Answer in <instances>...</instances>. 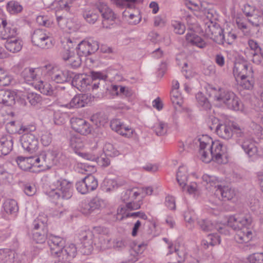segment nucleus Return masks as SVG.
<instances>
[{
    "label": "nucleus",
    "mask_w": 263,
    "mask_h": 263,
    "mask_svg": "<svg viewBox=\"0 0 263 263\" xmlns=\"http://www.w3.org/2000/svg\"><path fill=\"white\" fill-rule=\"evenodd\" d=\"M202 180L204 185L206 186V189L212 190L211 187H214L215 189H217L220 186L219 184V181L217 178L214 176H210L208 174H204L202 176Z\"/></svg>",
    "instance_id": "nucleus-32"
},
{
    "label": "nucleus",
    "mask_w": 263,
    "mask_h": 263,
    "mask_svg": "<svg viewBox=\"0 0 263 263\" xmlns=\"http://www.w3.org/2000/svg\"><path fill=\"white\" fill-rule=\"evenodd\" d=\"M167 130V124L163 122H159L154 126V131L158 136L164 135Z\"/></svg>",
    "instance_id": "nucleus-44"
},
{
    "label": "nucleus",
    "mask_w": 263,
    "mask_h": 263,
    "mask_svg": "<svg viewBox=\"0 0 263 263\" xmlns=\"http://www.w3.org/2000/svg\"><path fill=\"white\" fill-rule=\"evenodd\" d=\"M124 124L122 123L119 119H112L110 123V126L111 128L113 130L119 133L121 130L122 126H123Z\"/></svg>",
    "instance_id": "nucleus-60"
},
{
    "label": "nucleus",
    "mask_w": 263,
    "mask_h": 263,
    "mask_svg": "<svg viewBox=\"0 0 263 263\" xmlns=\"http://www.w3.org/2000/svg\"><path fill=\"white\" fill-rule=\"evenodd\" d=\"M252 221V218L247 210L229 217L228 225L233 230H237L235 235V239L237 243H247L252 239L253 233L248 227Z\"/></svg>",
    "instance_id": "nucleus-2"
},
{
    "label": "nucleus",
    "mask_w": 263,
    "mask_h": 263,
    "mask_svg": "<svg viewBox=\"0 0 263 263\" xmlns=\"http://www.w3.org/2000/svg\"><path fill=\"white\" fill-rule=\"evenodd\" d=\"M207 93L215 101L224 104L233 110L242 109V104L239 98L232 91L219 86H209Z\"/></svg>",
    "instance_id": "nucleus-3"
},
{
    "label": "nucleus",
    "mask_w": 263,
    "mask_h": 263,
    "mask_svg": "<svg viewBox=\"0 0 263 263\" xmlns=\"http://www.w3.org/2000/svg\"><path fill=\"white\" fill-rule=\"evenodd\" d=\"M233 74L237 81L239 78L244 79L246 77H251L253 75V71L251 67L248 69V65L246 62H238L234 64Z\"/></svg>",
    "instance_id": "nucleus-16"
},
{
    "label": "nucleus",
    "mask_w": 263,
    "mask_h": 263,
    "mask_svg": "<svg viewBox=\"0 0 263 263\" xmlns=\"http://www.w3.org/2000/svg\"><path fill=\"white\" fill-rule=\"evenodd\" d=\"M103 151L105 155L115 157L118 155V151L115 149L113 145L109 143H106L103 147Z\"/></svg>",
    "instance_id": "nucleus-53"
},
{
    "label": "nucleus",
    "mask_w": 263,
    "mask_h": 263,
    "mask_svg": "<svg viewBox=\"0 0 263 263\" xmlns=\"http://www.w3.org/2000/svg\"><path fill=\"white\" fill-rule=\"evenodd\" d=\"M185 37L186 41L192 45H195L200 48H203L206 46L205 41L201 37L194 33H187Z\"/></svg>",
    "instance_id": "nucleus-27"
},
{
    "label": "nucleus",
    "mask_w": 263,
    "mask_h": 263,
    "mask_svg": "<svg viewBox=\"0 0 263 263\" xmlns=\"http://www.w3.org/2000/svg\"><path fill=\"white\" fill-rule=\"evenodd\" d=\"M99 48V43L93 40L82 41L76 47L78 54L81 57H87L96 52Z\"/></svg>",
    "instance_id": "nucleus-11"
},
{
    "label": "nucleus",
    "mask_w": 263,
    "mask_h": 263,
    "mask_svg": "<svg viewBox=\"0 0 263 263\" xmlns=\"http://www.w3.org/2000/svg\"><path fill=\"white\" fill-rule=\"evenodd\" d=\"M13 139L10 135L0 138V157L8 155L12 149Z\"/></svg>",
    "instance_id": "nucleus-18"
},
{
    "label": "nucleus",
    "mask_w": 263,
    "mask_h": 263,
    "mask_svg": "<svg viewBox=\"0 0 263 263\" xmlns=\"http://www.w3.org/2000/svg\"><path fill=\"white\" fill-rule=\"evenodd\" d=\"M94 234L90 230L82 232L80 240L82 246L80 249V252L83 255H89L93 250V246L95 245L93 240Z\"/></svg>",
    "instance_id": "nucleus-10"
},
{
    "label": "nucleus",
    "mask_w": 263,
    "mask_h": 263,
    "mask_svg": "<svg viewBox=\"0 0 263 263\" xmlns=\"http://www.w3.org/2000/svg\"><path fill=\"white\" fill-rule=\"evenodd\" d=\"M69 143L71 148L76 149H79L83 146L82 139L76 135L71 137Z\"/></svg>",
    "instance_id": "nucleus-51"
},
{
    "label": "nucleus",
    "mask_w": 263,
    "mask_h": 263,
    "mask_svg": "<svg viewBox=\"0 0 263 263\" xmlns=\"http://www.w3.org/2000/svg\"><path fill=\"white\" fill-rule=\"evenodd\" d=\"M91 82L90 78L83 74H76L72 77V85L81 91H86L90 90V84Z\"/></svg>",
    "instance_id": "nucleus-15"
},
{
    "label": "nucleus",
    "mask_w": 263,
    "mask_h": 263,
    "mask_svg": "<svg viewBox=\"0 0 263 263\" xmlns=\"http://www.w3.org/2000/svg\"><path fill=\"white\" fill-rule=\"evenodd\" d=\"M216 133L220 138L228 140L233 135V126L227 124H221L216 126Z\"/></svg>",
    "instance_id": "nucleus-19"
},
{
    "label": "nucleus",
    "mask_w": 263,
    "mask_h": 263,
    "mask_svg": "<svg viewBox=\"0 0 263 263\" xmlns=\"http://www.w3.org/2000/svg\"><path fill=\"white\" fill-rule=\"evenodd\" d=\"M5 48L10 52L15 53L20 51L23 46L22 41L16 36L7 40L5 43Z\"/></svg>",
    "instance_id": "nucleus-24"
},
{
    "label": "nucleus",
    "mask_w": 263,
    "mask_h": 263,
    "mask_svg": "<svg viewBox=\"0 0 263 263\" xmlns=\"http://www.w3.org/2000/svg\"><path fill=\"white\" fill-rule=\"evenodd\" d=\"M17 28L11 24H8L7 27H5V30L0 34L3 35L2 39L8 40L11 38L14 37L17 35Z\"/></svg>",
    "instance_id": "nucleus-34"
},
{
    "label": "nucleus",
    "mask_w": 263,
    "mask_h": 263,
    "mask_svg": "<svg viewBox=\"0 0 263 263\" xmlns=\"http://www.w3.org/2000/svg\"><path fill=\"white\" fill-rule=\"evenodd\" d=\"M184 220L187 223V226L189 229H192L194 227V222L196 218V215L194 211H187L184 214Z\"/></svg>",
    "instance_id": "nucleus-48"
},
{
    "label": "nucleus",
    "mask_w": 263,
    "mask_h": 263,
    "mask_svg": "<svg viewBox=\"0 0 263 263\" xmlns=\"http://www.w3.org/2000/svg\"><path fill=\"white\" fill-rule=\"evenodd\" d=\"M199 154L201 159L206 163L210 162L212 160L222 163L223 158L227 157V147L219 141H213L208 136H202L199 138Z\"/></svg>",
    "instance_id": "nucleus-1"
},
{
    "label": "nucleus",
    "mask_w": 263,
    "mask_h": 263,
    "mask_svg": "<svg viewBox=\"0 0 263 263\" xmlns=\"http://www.w3.org/2000/svg\"><path fill=\"white\" fill-rule=\"evenodd\" d=\"M215 194L221 198V200L226 201L232 199L235 196V193L234 190L229 188L228 186H222L220 185L218 188L215 190Z\"/></svg>",
    "instance_id": "nucleus-21"
},
{
    "label": "nucleus",
    "mask_w": 263,
    "mask_h": 263,
    "mask_svg": "<svg viewBox=\"0 0 263 263\" xmlns=\"http://www.w3.org/2000/svg\"><path fill=\"white\" fill-rule=\"evenodd\" d=\"M15 102V96L13 92L10 90H0V103L12 106Z\"/></svg>",
    "instance_id": "nucleus-26"
},
{
    "label": "nucleus",
    "mask_w": 263,
    "mask_h": 263,
    "mask_svg": "<svg viewBox=\"0 0 263 263\" xmlns=\"http://www.w3.org/2000/svg\"><path fill=\"white\" fill-rule=\"evenodd\" d=\"M27 100L33 106L40 103L42 100L40 95L34 92L28 93L26 96Z\"/></svg>",
    "instance_id": "nucleus-46"
},
{
    "label": "nucleus",
    "mask_w": 263,
    "mask_h": 263,
    "mask_svg": "<svg viewBox=\"0 0 263 263\" xmlns=\"http://www.w3.org/2000/svg\"><path fill=\"white\" fill-rule=\"evenodd\" d=\"M112 89L117 91V95H123L125 96H129L130 95V91L128 90V88L125 87L114 85L112 86Z\"/></svg>",
    "instance_id": "nucleus-64"
},
{
    "label": "nucleus",
    "mask_w": 263,
    "mask_h": 263,
    "mask_svg": "<svg viewBox=\"0 0 263 263\" xmlns=\"http://www.w3.org/2000/svg\"><path fill=\"white\" fill-rule=\"evenodd\" d=\"M35 129V127L33 125H22L18 130L19 134L24 133L20 139L21 144L24 149L30 154L36 152L39 148L38 139L31 133Z\"/></svg>",
    "instance_id": "nucleus-4"
},
{
    "label": "nucleus",
    "mask_w": 263,
    "mask_h": 263,
    "mask_svg": "<svg viewBox=\"0 0 263 263\" xmlns=\"http://www.w3.org/2000/svg\"><path fill=\"white\" fill-rule=\"evenodd\" d=\"M252 76L250 77H246L244 79H240V85L246 89H251L253 88L254 81L252 79Z\"/></svg>",
    "instance_id": "nucleus-54"
},
{
    "label": "nucleus",
    "mask_w": 263,
    "mask_h": 263,
    "mask_svg": "<svg viewBox=\"0 0 263 263\" xmlns=\"http://www.w3.org/2000/svg\"><path fill=\"white\" fill-rule=\"evenodd\" d=\"M171 101L174 104L181 106L183 103L182 97L177 91H172L171 92Z\"/></svg>",
    "instance_id": "nucleus-61"
},
{
    "label": "nucleus",
    "mask_w": 263,
    "mask_h": 263,
    "mask_svg": "<svg viewBox=\"0 0 263 263\" xmlns=\"http://www.w3.org/2000/svg\"><path fill=\"white\" fill-rule=\"evenodd\" d=\"M51 79L57 83H63L71 80L74 73L69 70H55L52 68L47 72Z\"/></svg>",
    "instance_id": "nucleus-14"
},
{
    "label": "nucleus",
    "mask_w": 263,
    "mask_h": 263,
    "mask_svg": "<svg viewBox=\"0 0 263 263\" xmlns=\"http://www.w3.org/2000/svg\"><path fill=\"white\" fill-rule=\"evenodd\" d=\"M176 179L180 186L184 190L185 186L186 185L187 180V174L185 167L182 166L179 167L177 173Z\"/></svg>",
    "instance_id": "nucleus-29"
},
{
    "label": "nucleus",
    "mask_w": 263,
    "mask_h": 263,
    "mask_svg": "<svg viewBox=\"0 0 263 263\" xmlns=\"http://www.w3.org/2000/svg\"><path fill=\"white\" fill-rule=\"evenodd\" d=\"M249 263H263V253H254L248 257Z\"/></svg>",
    "instance_id": "nucleus-57"
},
{
    "label": "nucleus",
    "mask_w": 263,
    "mask_h": 263,
    "mask_svg": "<svg viewBox=\"0 0 263 263\" xmlns=\"http://www.w3.org/2000/svg\"><path fill=\"white\" fill-rule=\"evenodd\" d=\"M91 101V97L88 94H79L76 95L66 106L69 108H80L84 107Z\"/></svg>",
    "instance_id": "nucleus-17"
},
{
    "label": "nucleus",
    "mask_w": 263,
    "mask_h": 263,
    "mask_svg": "<svg viewBox=\"0 0 263 263\" xmlns=\"http://www.w3.org/2000/svg\"><path fill=\"white\" fill-rule=\"evenodd\" d=\"M96 5L97 9L101 14L103 18L102 22L103 27L105 28H109L110 25L114 24L117 18L116 14L104 2H98Z\"/></svg>",
    "instance_id": "nucleus-8"
},
{
    "label": "nucleus",
    "mask_w": 263,
    "mask_h": 263,
    "mask_svg": "<svg viewBox=\"0 0 263 263\" xmlns=\"http://www.w3.org/2000/svg\"><path fill=\"white\" fill-rule=\"evenodd\" d=\"M90 202L94 211L103 209L106 205L105 200L98 196L93 198Z\"/></svg>",
    "instance_id": "nucleus-45"
},
{
    "label": "nucleus",
    "mask_w": 263,
    "mask_h": 263,
    "mask_svg": "<svg viewBox=\"0 0 263 263\" xmlns=\"http://www.w3.org/2000/svg\"><path fill=\"white\" fill-rule=\"evenodd\" d=\"M240 144L242 148L249 157L255 155L257 152L256 143L251 139L245 138Z\"/></svg>",
    "instance_id": "nucleus-22"
},
{
    "label": "nucleus",
    "mask_w": 263,
    "mask_h": 263,
    "mask_svg": "<svg viewBox=\"0 0 263 263\" xmlns=\"http://www.w3.org/2000/svg\"><path fill=\"white\" fill-rule=\"evenodd\" d=\"M111 2L119 7H127L133 9L135 7L137 0H111Z\"/></svg>",
    "instance_id": "nucleus-40"
},
{
    "label": "nucleus",
    "mask_w": 263,
    "mask_h": 263,
    "mask_svg": "<svg viewBox=\"0 0 263 263\" xmlns=\"http://www.w3.org/2000/svg\"><path fill=\"white\" fill-rule=\"evenodd\" d=\"M49 157H51V156H48L45 152L41 153L38 156H35V167H42L43 169L50 167L51 163Z\"/></svg>",
    "instance_id": "nucleus-23"
},
{
    "label": "nucleus",
    "mask_w": 263,
    "mask_h": 263,
    "mask_svg": "<svg viewBox=\"0 0 263 263\" xmlns=\"http://www.w3.org/2000/svg\"><path fill=\"white\" fill-rule=\"evenodd\" d=\"M31 42L34 46L43 49L51 48L53 46L49 33L43 29H39L34 31L31 36Z\"/></svg>",
    "instance_id": "nucleus-7"
},
{
    "label": "nucleus",
    "mask_w": 263,
    "mask_h": 263,
    "mask_svg": "<svg viewBox=\"0 0 263 263\" xmlns=\"http://www.w3.org/2000/svg\"><path fill=\"white\" fill-rule=\"evenodd\" d=\"M197 223L199 228L203 231H211L215 228L211 221L207 219H198Z\"/></svg>",
    "instance_id": "nucleus-41"
},
{
    "label": "nucleus",
    "mask_w": 263,
    "mask_h": 263,
    "mask_svg": "<svg viewBox=\"0 0 263 263\" xmlns=\"http://www.w3.org/2000/svg\"><path fill=\"white\" fill-rule=\"evenodd\" d=\"M12 81V77L5 71L4 69L0 68V86H8Z\"/></svg>",
    "instance_id": "nucleus-43"
},
{
    "label": "nucleus",
    "mask_w": 263,
    "mask_h": 263,
    "mask_svg": "<svg viewBox=\"0 0 263 263\" xmlns=\"http://www.w3.org/2000/svg\"><path fill=\"white\" fill-rule=\"evenodd\" d=\"M206 122L211 130L214 129L216 130V126L220 124L219 123L218 119L213 116H209L206 120Z\"/></svg>",
    "instance_id": "nucleus-62"
},
{
    "label": "nucleus",
    "mask_w": 263,
    "mask_h": 263,
    "mask_svg": "<svg viewBox=\"0 0 263 263\" xmlns=\"http://www.w3.org/2000/svg\"><path fill=\"white\" fill-rule=\"evenodd\" d=\"M5 211L11 214L16 213L18 210L17 202L13 199L6 200L3 204Z\"/></svg>",
    "instance_id": "nucleus-33"
},
{
    "label": "nucleus",
    "mask_w": 263,
    "mask_h": 263,
    "mask_svg": "<svg viewBox=\"0 0 263 263\" xmlns=\"http://www.w3.org/2000/svg\"><path fill=\"white\" fill-rule=\"evenodd\" d=\"M38 87L41 92L44 95L51 96L54 93V87L49 83L41 81Z\"/></svg>",
    "instance_id": "nucleus-35"
},
{
    "label": "nucleus",
    "mask_w": 263,
    "mask_h": 263,
    "mask_svg": "<svg viewBox=\"0 0 263 263\" xmlns=\"http://www.w3.org/2000/svg\"><path fill=\"white\" fill-rule=\"evenodd\" d=\"M16 161L20 168L23 170L27 171L31 168L28 157L18 156Z\"/></svg>",
    "instance_id": "nucleus-42"
},
{
    "label": "nucleus",
    "mask_w": 263,
    "mask_h": 263,
    "mask_svg": "<svg viewBox=\"0 0 263 263\" xmlns=\"http://www.w3.org/2000/svg\"><path fill=\"white\" fill-rule=\"evenodd\" d=\"M76 186L77 191L82 194H85L89 192L84 179L78 181L76 183Z\"/></svg>",
    "instance_id": "nucleus-58"
},
{
    "label": "nucleus",
    "mask_w": 263,
    "mask_h": 263,
    "mask_svg": "<svg viewBox=\"0 0 263 263\" xmlns=\"http://www.w3.org/2000/svg\"><path fill=\"white\" fill-rule=\"evenodd\" d=\"M55 189H53L49 192V196L55 198H61L63 199H68L72 196V184L65 179L57 180L54 183Z\"/></svg>",
    "instance_id": "nucleus-6"
},
{
    "label": "nucleus",
    "mask_w": 263,
    "mask_h": 263,
    "mask_svg": "<svg viewBox=\"0 0 263 263\" xmlns=\"http://www.w3.org/2000/svg\"><path fill=\"white\" fill-rule=\"evenodd\" d=\"M248 45L251 49L254 51L253 53V62L256 64H260L261 63V60L257 58L256 56L260 54L262 52V50L258 43L253 40H249L248 41Z\"/></svg>",
    "instance_id": "nucleus-30"
},
{
    "label": "nucleus",
    "mask_w": 263,
    "mask_h": 263,
    "mask_svg": "<svg viewBox=\"0 0 263 263\" xmlns=\"http://www.w3.org/2000/svg\"><path fill=\"white\" fill-rule=\"evenodd\" d=\"M17 254L9 249H0V260L6 263H15Z\"/></svg>",
    "instance_id": "nucleus-25"
},
{
    "label": "nucleus",
    "mask_w": 263,
    "mask_h": 263,
    "mask_svg": "<svg viewBox=\"0 0 263 263\" xmlns=\"http://www.w3.org/2000/svg\"><path fill=\"white\" fill-rule=\"evenodd\" d=\"M81 56L79 55L78 53L75 54H72L71 57L69 59V61L67 62V64L70 65L72 68H77L80 66L82 62Z\"/></svg>",
    "instance_id": "nucleus-47"
},
{
    "label": "nucleus",
    "mask_w": 263,
    "mask_h": 263,
    "mask_svg": "<svg viewBox=\"0 0 263 263\" xmlns=\"http://www.w3.org/2000/svg\"><path fill=\"white\" fill-rule=\"evenodd\" d=\"M196 98L198 105L202 107L203 109L208 110L211 109V105L208 99L203 95V93L201 92H198L196 96Z\"/></svg>",
    "instance_id": "nucleus-37"
},
{
    "label": "nucleus",
    "mask_w": 263,
    "mask_h": 263,
    "mask_svg": "<svg viewBox=\"0 0 263 263\" xmlns=\"http://www.w3.org/2000/svg\"><path fill=\"white\" fill-rule=\"evenodd\" d=\"M84 180L89 192L94 191L97 188L98 182L97 179L93 175H87L84 178Z\"/></svg>",
    "instance_id": "nucleus-38"
},
{
    "label": "nucleus",
    "mask_w": 263,
    "mask_h": 263,
    "mask_svg": "<svg viewBox=\"0 0 263 263\" xmlns=\"http://www.w3.org/2000/svg\"><path fill=\"white\" fill-rule=\"evenodd\" d=\"M47 221V216L43 214L40 215L33 222L32 239L37 243H43L48 240Z\"/></svg>",
    "instance_id": "nucleus-5"
},
{
    "label": "nucleus",
    "mask_w": 263,
    "mask_h": 263,
    "mask_svg": "<svg viewBox=\"0 0 263 263\" xmlns=\"http://www.w3.org/2000/svg\"><path fill=\"white\" fill-rule=\"evenodd\" d=\"M77 254V248L73 243H71L68 246H65L63 249V255H66V258H73Z\"/></svg>",
    "instance_id": "nucleus-39"
},
{
    "label": "nucleus",
    "mask_w": 263,
    "mask_h": 263,
    "mask_svg": "<svg viewBox=\"0 0 263 263\" xmlns=\"http://www.w3.org/2000/svg\"><path fill=\"white\" fill-rule=\"evenodd\" d=\"M70 123L72 128L81 135H87L91 131L90 124L83 119L72 118L70 120Z\"/></svg>",
    "instance_id": "nucleus-13"
},
{
    "label": "nucleus",
    "mask_w": 263,
    "mask_h": 263,
    "mask_svg": "<svg viewBox=\"0 0 263 263\" xmlns=\"http://www.w3.org/2000/svg\"><path fill=\"white\" fill-rule=\"evenodd\" d=\"M98 9H86L83 12V16L87 22L94 24L98 19L99 15Z\"/></svg>",
    "instance_id": "nucleus-31"
},
{
    "label": "nucleus",
    "mask_w": 263,
    "mask_h": 263,
    "mask_svg": "<svg viewBox=\"0 0 263 263\" xmlns=\"http://www.w3.org/2000/svg\"><path fill=\"white\" fill-rule=\"evenodd\" d=\"M172 26L174 28V32L178 34H182L185 30V26L182 23L178 21H174L172 23Z\"/></svg>",
    "instance_id": "nucleus-56"
},
{
    "label": "nucleus",
    "mask_w": 263,
    "mask_h": 263,
    "mask_svg": "<svg viewBox=\"0 0 263 263\" xmlns=\"http://www.w3.org/2000/svg\"><path fill=\"white\" fill-rule=\"evenodd\" d=\"M91 82L90 84V89L93 91L98 89L101 86H104L103 80L106 78V76L100 72L92 71L91 72Z\"/></svg>",
    "instance_id": "nucleus-20"
},
{
    "label": "nucleus",
    "mask_w": 263,
    "mask_h": 263,
    "mask_svg": "<svg viewBox=\"0 0 263 263\" xmlns=\"http://www.w3.org/2000/svg\"><path fill=\"white\" fill-rule=\"evenodd\" d=\"M48 243L52 255L59 257L61 254H63V249L65 244V241L63 238L51 234L49 236Z\"/></svg>",
    "instance_id": "nucleus-12"
},
{
    "label": "nucleus",
    "mask_w": 263,
    "mask_h": 263,
    "mask_svg": "<svg viewBox=\"0 0 263 263\" xmlns=\"http://www.w3.org/2000/svg\"><path fill=\"white\" fill-rule=\"evenodd\" d=\"M205 31L215 42L218 44H223L225 38L223 30L219 25L210 20L209 23H206Z\"/></svg>",
    "instance_id": "nucleus-9"
},
{
    "label": "nucleus",
    "mask_w": 263,
    "mask_h": 263,
    "mask_svg": "<svg viewBox=\"0 0 263 263\" xmlns=\"http://www.w3.org/2000/svg\"><path fill=\"white\" fill-rule=\"evenodd\" d=\"M233 134H234L237 139H236L237 143L240 144L243 141L245 138L244 132L242 129L237 125H233Z\"/></svg>",
    "instance_id": "nucleus-50"
},
{
    "label": "nucleus",
    "mask_w": 263,
    "mask_h": 263,
    "mask_svg": "<svg viewBox=\"0 0 263 263\" xmlns=\"http://www.w3.org/2000/svg\"><path fill=\"white\" fill-rule=\"evenodd\" d=\"M178 65L180 66L183 65L182 67L181 71L186 78L190 79L193 76V73L191 70L190 67H189L188 70L186 69V68L188 67V64L186 60L183 61L182 63H178Z\"/></svg>",
    "instance_id": "nucleus-59"
},
{
    "label": "nucleus",
    "mask_w": 263,
    "mask_h": 263,
    "mask_svg": "<svg viewBox=\"0 0 263 263\" xmlns=\"http://www.w3.org/2000/svg\"><path fill=\"white\" fill-rule=\"evenodd\" d=\"M7 9L11 13H17L22 9V6L16 1H10L7 4Z\"/></svg>",
    "instance_id": "nucleus-49"
},
{
    "label": "nucleus",
    "mask_w": 263,
    "mask_h": 263,
    "mask_svg": "<svg viewBox=\"0 0 263 263\" xmlns=\"http://www.w3.org/2000/svg\"><path fill=\"white\" fill-rule=\"evenodd\" d=\"M109 242V239H106L105 236L100 235L98 237V242H95V245L100 249H105L108 247Z\"/></svg>",
    "instance_id": "nucleus-55"
},
{
    "label": "nucleus",
    "mask_w": 263,
    "mask_h": 263,
    "mask_svg": "<svg viewBox=\"0 0 263 263\" xmlns=\"http://www.w3.org/2000/svg\"><path fill=\"white\" fill-rule=\"evenodd\" d=\"M248 20L253 26L258 27L263 25V15L257 11L250 16Z\"/></svg>",
    "instance_id": "nucleus-36"
},
{
    "label": "nucleus",
    "mask_w": 263,
    "mask_h": 263,
    "mask_svg": "<svg viewBox=\"0 0 263 263\" xmlns=\"http://www.w3.org/2000/svg\"><path fill=\"white\" fill-rule=\"evenodd\" d=\"M40 71V69L38 68H26L21 72V76L25 81L29 83L37 79V73Z\"/></svg>",
    "instance_id": "nucleus-28"
},
{
    "label": "nucleus",
    "mask_w": 263,
    "mask_h": 263,
    "mask_svg": "<svg viewBox=\"0 0 263 263\" xmlns=\"http://www.w3.org/2000/svg\"><path fill=\"white\" fill-rule=\"evenodd\" d=\"M80 211L83 214L88 215L94 212L90 202H82L80 206Z\"/></svg>",
    "instance_id": "nucleus-52"
},
{
    "label": "nucleus",
    "mask_w": 263,
    "mask_h": 263,
    "mask_svg": "<svg viewBox=\"0 0 263 263\" xmlns=\"http://www.w3.org/2000/svg\"><path fill=\"white\" fill-rule=\"evenodd\" d=\"M134 132L133 129L124 125L119 134L125 137L130 138L133 136Z\"/></svg>",
    "instance_id": "nucleus-63"
}]
</instances>
